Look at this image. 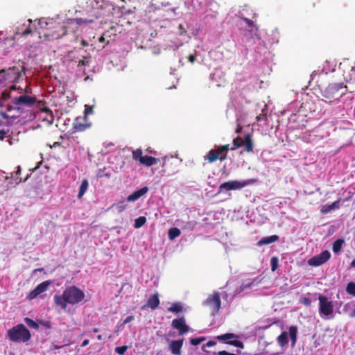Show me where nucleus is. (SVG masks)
I'll list each match as a JSON object with an SVG mask.
<instances>
[{"label": "nucleus", "mask_w": 355, "mask_h": 355, "mask_svg": "<svg viewBox=\"0 0 355 355\" xmlns=\"http://www.w3.org/2000/svg\"><path fill=\"white\" fill-rule=\"evenodd\" d=\"M346 291H347V293H349V295H352L355 296V283H354V282L348 283L347 288H346Z\"/></svg>", "instance_id": "c9c22d12"}, {"label": "nucleus", "mask_w": 355, "mask_h": 355, "mask_svg": "<svg viewBox=\"0 0 355 355\" xmlns=\"http://www.w3.org/2000/svg\"><path fill=\"white\" fill-rule=\"evenodd\" d=\"M133 319H134V317H133L132 315H130V316L127 317V318L124 320V321H123V324H127V323H128V322H131L132 320H133Z\"/></svg>", "instance_id": "49530a36"}, {"label": "nucleus", "mask_w": 355, "mask_h": 355, "mask_svg": "<svg viewBox=\"0 0 355 355\" xmlns=\"http://www.w3.org/2000/svg\"><path fill=\"white\" fill-rule=\"evenodd\" d=\"M12 109H17V107L13 105H8V106H7L8 111H10Z\"/></svg>", "instance_id": "13d9d810"}, {"label": "nucleus", "mask_w": 355, "mask_h": 355, "mask_svg": "<svg viewBox=\"0 0 355 355\" xmlns=\"http://www.w3.org/2000/svg\"><path fill=\"white\" fill-rule=\"evenodd\" d=\"M233 145L234 147L231 148L232 150H234L237 148L243 146L246 152H253L254 145L252 139V136L250 134L245 135L244 138H242L239 136L236 137L233 140Z\"/></svg>", "instance_id": "0eeeda50"}, {"label": "nucleus", "mask_w": 355, "mask_h": 355, "mask_svg": "<svg viewBox=\"0 0 355 355\" xmlns=\"http://www.w3.org/2000/svg\"><path fill=\"white\" fill-rule=\"evenodd\" d=\"M227 344L233 345L236 347L243 348V343L238 340H228L226 342Z\"/></svg>", "instance_id": "e433bc0d"}, {"label": "nucleus", "mask_w": 355, "mask_h": 355, "mask_svg": "<svg viewBox=\"0 0 355 355\" xmlns=\"http://www.w3.org/2000/svg\"><path fill=\"white\" fill-rule=\"evenodd\" d=\"M347 87L343 83H331L322 92V96L324 99L322 101L327 103H337L340 98L346 94Z\"/></svg>", "instance_id": "7ed1b4c3"}, {"label": "nucleus", "mask_w": 355, "mask_h": 355, "mask_svg": "<svg viewBox=\"0 0 355 355\" xmlns=\"http://www.w3.org/2000/svg\"><path fill=\"white\" fill-rule=\"evenodd\" d=\"M216 344V343L215 341L209 340V341H208L205 345H204L202 347V349L203 351H205V348L206 347H212V346L215 345Z\"/></svg>", "instance_id": "79ce46f5"}, {"label": "nucleus", "mask_w": 355, "mask_h": 355, "mask_svg": "<svg viewBox=\"0 0 355 355\" xmlns=\"http://www.w3.org/2000/svg\"><path fill=\"white\" fill-rule=\"evenodd\" d=\"M83 119H76L73 123V132H83L89 127V125L82 121Z\"/></svg>", "instance_id": "f3484780"}, {"label": "nucleus", "mask_w": 355, "mask_h": 355, "mask_svg": "<svg viewBox=\"0 0 355 355\" xmlns=\"http://www.w3.org/2000/svg\"><path fill=\"white\" fill-rule=\"evenodd\" d=\"M40 323L48 328L50 327V322H44V321H40Z\"/></svg>", "instance_id": "864d4df0"}, {"label": "nucleus", "mask_w": 355, "mask_h": 355, "mask_svg": "<svg viewBox=\"0 0 355 355\" xmlns=\"http://www.w3.org/2000/svg\"><path fill=\"white\" fill-rule=\"evenodd\" d=\"M236 337V335L232 333H227L223 335L218 336L216 339L220 341H225Z\"/></svg>", "instance_id": "2f4dec72"}, {"label": "nucleus", "mask_w": 355, "mask_h": 355, "mask_svg": "<svg viewBox=\"0 0 355 355\" xmlns=\"http://www.w3.org/2000/svg\"><path fill=\"white\" fill-rule=\"evenodd\" d=\"M127 349H128V347L125 345H123V346H121V347H116L115 348V352L119 355H123L125 353V352L127 351Z\"/></svg>", "instance_id": "ea45409f"}, {"label": "nucleus", "mask_w": 355, "mask_h": 355, "mask_svg": "<svg viewBox=\"0 0 355 355\" xmlns=\"http://www.w3.org/2000/svg\"><path fill=\"white\" fill-rule=\"evenodd\" d=\"M89 343V340L88 339H85L83 341L82 344H81V347H84L85 346H87Z\"/></svg>", "instance_id": "5fc2aeb1"}, {"label": "nucleus", "mask_w": 355, "mask_h": 355, "mask_svg": "<svg viewBox=\"0 0 355 355\" xmlns=\"http://www.w3.org/2000/svg\"><path fill=\"white\" fill-rule=\"evenodd\" d=\"M252 181V180H247L244 181L230 180L223 182L219 186V192H222L223 190L230 191L241 189L246 187Z\"/></svg>", "instance_id": "9d476101"}, {"label": "nucleus", "mask_w": 355, "mask_h": 355, "mask_svg": "<svg viewBox=\"0 0 355 355\" xmlns=\"http://www.w3.org/2000/svg\"><path fill=\"white\" fill-rule=\"evenodd\" d=\"M218 355H236L234 353H230L227 351L223 350L218 352Z\"/></svg>", "instance_id": "a18cd8bd"}, {"label": "nucleus", "mask_w": 355, "mask_h": 355, "mask_svg": "<svg viewBox=\"0 0 355 355\" xmlns=\"http://www.w3.org/2000/svg\"><path fill=\"white\" fill-rule=\"evenodd\" d=\"M331 257L328 250L322 252L320 254L314 256L308 260V264L312 266H319L327 262Z\"/></svg>", "instance_id": "f8f14e48"}, {"label": "nucleus", "mask_w": 355, "mask_h": 355, "mask_svg": "<svg viewBox=\"0 0 355 355\" xmlns=\"http://www.w3.org/2000/svg\"><path fill=\"white\" fill-rule=\"evenodd\" d=\"M242 130V126L239 125L237 128L236 129V133H240Z\"/></svg>", "instance_id": "052dcab7"}, {"label": "nucleus", "mask_w": 355, "mask_h": 355, "mask_svg": "<svg viewBox=\"0 0 355 355\" xmlns=\"http://www.w3.org/2000/svg\"><path fill=\"white\" fill-rule=\"evenodd\" d=\"M1 96L2 99H3L4 101H6L7 99H8L10 98V94L8 92H3L1 94Z\"/></svg>", "instance_id": "c03bdc74"}, {"label": "nucleus", "mask_w": 355, "mask_h": 355, "mask_svg": "<svg viewBox=\"0 0 355 355\" xmlns=\"http://www.w3.org/2000/svg\"><path fill=\"white\" fill-rule=\"evenodd\" d=\"M52 284V282L50 280L42 282L39 284L33 291H31L27 296V298L29 300H32L35 298L40 294L45 292L48 287Z\"/></svg>", "instance_id": "ddd939ff"}, {"label": "nucleus", "mask_w": 355, "mask_h": 355, "mask_svg": "<svg viewBox=\"0 0 355 355\" xmlns=\"http://www.w3.org/2000/svg\"><path fill=\"white\" fill-rule=\"evenodd\" d=\"M160 161L158 158H155L151 156L145 155L141 157V160H140V164L144 165L146 166H151L154 164H156L157 162Z\"/></svg>", "instance_id": "6ab92c4d"}, {"label": "nucleus", "mask_w": 355, "mask_h": 355, "mask_svg": "<svg viewBox=\"0 0 355 355\" xmlns=\"http://www.w3.org/2000/svg\"><path fill=\"white\" fill-rule=\"evenodd\" d=\"M85 295L79 288L72 286L67 288L62 295H55L53 297L54 303L62 309L65 310L67 304H77L83 302Z\"/></svg>", "instance_id": "f03ea898"}, {"label": "nucleus", "mask_w": 355, "mask_h": 355, "mask_svg": "<svg viewBox=\"0 0 355 355\" xmlns=\"http://www.w3.org/2000/svg\"><path fill=\"white\" fill-rule=\"evenodd\" d=\"M24 322L26 324V325L30 328H32V329H34L36 330H37L39 329L38 323L29 318H25Z\"/></svg>", "instance_id": "c85d7f7f"}, {"label": "nucleus", "mask_w": 355, "mask_h": 355, "mask_svg": "<svg viewBox=\"0 0 355 355\" xmlns=\"http://www.w3.org/2000/svg\"><path fill=\"white\" fill-rule=\"evenodd\" d=\"M278 258L276 257H272L271 259H270V266H271V270L272 271H275L277 268V265H278Z\"/></svg>", "instance_id": "58836bf2"}, {"label": "nucleus", "mask_w": 355, "mask_h": 355, "mask_svg": "<svg viewBox=\"0 0 355 355\" xmlns=\"http://www.w3.org/2000/svg\"><path fill=\"white\" fill-rule=\"evenodd\" d=\"M85 114H88L89 113H92V107H89L87 105H85Z\"/></svg>", "instance_id": "3c124183"}, {"label": "nucleus", "mask_w": 355, "mask_h": 355, "mask_svg": "<svg viewBox=\"0 0 355 355\" xmlns=\"http://www.w3.org/2000/svg\"><path fill=\"white\" fill-rule=\"evenodd\" d=\"M183 343V338L178 340H172L168 345V349L173 354L180 355Z\"/></svg>", "instance_id": "2eb2a0df"}, {"label": "nucleus", "mask_w": 355, "mask_h": 355, "mask_svg": "<svg viewBox=\"0 0 355 355\" xmlns=\"http://www.w3.org/2000/svg\"><path fill=\"white\" fill-rule=\"evenodd\" d=\"M340 200H336L331 205H324L322 206L320 212L322 214H326L330 212L331 210L338 209L340 207Z\"/></svg>", "instance_id": "aec40b11"}, {"label": "nucleus", "mask_w": 355, "mask_h": 355, "mask_svg": "<svg viewBox=\"0 0 355 355\" xmlns=\"http://www.w3.org/2000/svg\"><path fill=\"white\" fill-rule=\"evenodd\" d=\"M300 302L305 305L306 306H310L311 304V300L309 297H303L300 300Z\"/></svg>", "instance_id": "a19ab883"}, {"label": "nucleus", "mask_w": 355, "mask_h": 355, "mask_svg": "<svg viewBox=\"0 0 355 355\" xmlns=\"http://www.w3.org/2000/svg\"><path fill=\"white\" fill-rule=\"evenodd\" d=\"M21 168L20 166H17V171H16L15 177V181H17V183L25 182L28 180L29 176H30V175H27L26 177L24 179H22L21 178H19V175L21 174Z\"/></svg>", "instance_id": "473e14b6"}, {"label": "nucleus", "mask_w": 355, "mask_h": 355, "mask_svg": "<svg viewBox=\"0 0 355 355\" xmlns=\"http://www.w3.org/2000/svg\"><path fill=\"white\" fill-rule=\"evenodd\" d=\"M350 76H351V79L352 78V77H354V78H355V69L352 70V72Z\"/></svg>", "instance_id": "69168bd1"}, {"label": "nucleus", "mask_w": 355, "mask_h": 355, "mask_svg": "<svg viewBox=\"0 0 355 355\" xmlns=\"http://www.w3.org/2000/svg\"><path fill=\"white\" fill-rule=\"evenodd\" d=\"M106 33H104L98 40L99 42L103 43L105 41Z\"/></svg>", "instance_id": "6e6d98bb"}, {"label": "nucleus", "mask_w": 355, "mask_h": 355, "mask_svg": "<svg viewBox=\"0 0 355 355\" xmlns=\"http://www.w3.org/2000/svg\"><path fill=\"white\" fill-rule=\"evenodd\" d=\"M146 222V218L145 216H139L135 220L134 227L136 229H139Z\"/></svg>", "instance_id": "c756f323"}, {"label": "nucleus", "mask_w": 355, "mask_h": 355, "mask_svg": "<svg viewBox=\"0 0 355 355\" xmlns=\"http://www.w3.org/2000/svg\"><path fill=\"white\" fill-rule=\"evenodd\" d=\"M171 327L173 329L178 330L179 335H183L189 330V327L187 325L184 317L173 320Z\"/></svg>", "instance_id": "4468645a"}, {"label": "nucleus", "mask_w": 355, "mask_h": 355, "mask_svg": "<svg viewBox=\"0 0 355 355\" xmlns=\"http://www.w3.org/2000/svg\"><path fill=\"white\" fill-rule=\"evenodd\" d=\"M349 317H351V318L355 317V309L350 313Z\"/></svg>", "instance_id": "680f3d73"}, {"label": "nucleus", "mask_w": 355, "mask_h": 355, "mask_svg": "<svg viewBox=\"0 0 355 355\" xmlns=\"http://www.w3.org/2000/svg\"><path fill=\"white\" fill-rule=\"evenodd\" d=\"M24 66L18 64L9 67L7 69L0 70V76H2L6 81L10 83L18 82L21 75L24 73Z\"/></svg>", "instance_id": "39448f33"}, {"label": "nucleus", "mask_w": 355, "mask_h": 355, "mask_svg": "<svg viewBox=\"0 0 355 355\" xmlns=\"http://www.w3.org/2000/svg\"><path fill=\"white\" fill-rule=\"evenodd\" d=\"M279 237L277 235H272L268 237H263L257 242V245L261 246L263 245H268L270 243L276 242L279 240Z\"/></svg>", "instance_id": "4be33fe9"}, {"label": "nucleus", "mask_w": 355, "mask_h": 355, "mask_svg": "<svg viewBox=\"0 0 355 355\" xmlns=\"http://www.w3.org/2000/svg\"><path fill=\"white\" fill-rule=\"evenodd\" d=\"M8 131H6L4 130H0V140H3L4 135L8 133Z\"/></svg>", "instance_id": "09e8293b"}, {"label": "nucleus", "mask_w": 355, "mask_h": 355, "mask_svg": "<svg viewBox=\"0 0 355 355\" xmlns=\"http://www.w3.org/2000/svg\"><path fill=\"white\" fill-rule=\"evenodd\" d=\"M89 186V183L87 179L83 180L79 188V191L78 194V198H81L83 195L85 193L86 191L87 190Z\"/></svg>", "instance_id": "393cba45"}, {"label": "nucleus", "mask_w": 355, "mask_h": 355, "mask_svg": "<svg viewBox=\"0 0 355 355\" xmlns=\"http://www.w3.org/2000/svg\"><path fill=\"white\" fill-rule=\"evenodd\" d=\"M62 347H63V346H59V345H53V349H60V348H62Z\"/></svg>", "instance_id": "e2e57ef3"}, {"label": "nucleus", "mask_w": 355, "mask_h": 355, "mask_svg": "<svg viewBox=\"0 0 355 355\" xmlns=\"http://www.w3.org/2000/svg\"><path fill=\"white\" fill-rule=\"evenodd\" d=\"M350 266L352 267H355V259L351 262Z\"/></svg>", "instance_id": "338daca9"}, {"label": "nucleus", "mask_w": 355, "mask_h": 355, "mask_svg": "<svg viewBox=\"0 0 355 355\" xmlns=\"http://www.w3.org/2000/svg\"><path fill=\"white\" fill-rule=\"evenodd\" d=\"M142 150L140 148H137L132 151V159L135 161L141 160V157H143Z\"/></svg>", "instance_id": "72a5a7b5"}, {"label": "nucleus", "mask_w": 355, "mask_h": 355, "mask_svg": "<svg viewBox=\"0 0 355 355\" xmlns=\"http://www.w3.org/2000/svg\"><path fill=\"white\" fill-rule=\"evenodd\" d=\"M40 111L46 114V116L43 118V121H46L49 125L53 124L54 116L51 109L47 107H44V108H40Z\"/></svg>", "instance_id": "412c9836"}, {"label": "nucleus", "mask_w": 355, "mask_h": 355, "mask_svg": "<svg viewBox=\"0 0 355 355\" xmlns=\"http://www.w3.org/2000/svg\"><path fill=\"white\" fill-rule=\"evenodd\" d=\"M87 13L88 17L75 18L66 22L57 21L53 19L48 21L40 19L36 30L40 38L43 37L48 41L58 40L69 31L75 33L78 26H86L94 22L96 19L104 18L107 15V10L98 1H92L87 6Z\"/></svg>", "instance_id": "f257e3e1"}, {"label": "nucleus", "mask_w": 355, "mask_h": 355, "mask_svg": "<svg viewBox=\"0 0 355 355\" xmlns=\"http://www.w3.org/2000/svg\"><path fill=\"white\" fill-rule=\"evenodd\" d=\"M277 343L281 347L285 346L288 342V334L286 331L282 332V334L277 338Z\"/></svg>", "instance_id": "a878e982"}, {"label": "nucleus", "mask_w": 355, "mask_h": 355, "mask_svg": "<svg viewBox=\"0 0 355 355\" xmlns=\"http://www.w3.org/2000/svg\"><path fill=\"white\" fill-rule=\"evenodd\" d=\"M297 328L296 326L289 327V336L291 340V346L293 347L297 341Z\"/></svg>", "instance_id": "b1692460"}, {"label": "nucleus", "mask_w": 355, "mask_h": 355, "mask_svg": "<svg viewBox=\"0 0 355 355\" xmlns=\"http://www.w3.org/2000/svg\"><path fill=\"white\" fill-rule=\"evenodd\" d=\"M204 304L210 309L213 315L218 314L221 305L220 294L218 292H214L213 294L207 297L204 302Z\"/></svg>", "instance_id": "6e6552de"}, {"label": "nucleus", "mask_w": 355, "mask_h": 355, "mask_svg": "<svg viewBox=\"0 0 355 355\" xmlns=\"http://www.w3.org/2000/svg\"><path fill=\"white\" fill-rule=\"evenodd\" d=\"M205 340H206L205 337L191 338L190 340V343L192 345H198L200 344L202 342L205 341Z\"/></svg>", "instance_id": "4c0bfd02"}, {"label": "nucleus", "mask_w": 355, "mask_h": 355, "mask_svg": "<svg viewBox=\"0 0 355 355\" xmlns=\"http://www.w3.org/2000/svg\"><path fill=\"white\" fill-rule=\"evenodd\" d=\"M37 102V98L28 95H21L12 99V104L17 107V110H21V105L31 107Z\"/></svg>", "instance_id": "9b49d317"}, {"label": "nucleus", "mask_w": 355, "mask_h": 355, "mask_svg": "<svg viewBox=\"0 0 355 355\" xmlns=\"http://www.w3.org/2000/svg\"><path fill=\"white\" fill-rule=\"evenodd\" d=\"M178 28L180 31V35L186 33L187 31H186L185 28H184V26L182 24H179Z\"/></svg>", "instance_id": "de8ad7c7"}, {"label": "nucleus", "mask_w": 355, "mask_h": 355, "mask_svg": "<svg viewBox=\"0 0 355 355\" xmlns=\"http://www.w3.org/2000/svg\"><path fill=\"white\" fill-rule=\"evenodd\" d=\"M37 107L40 110V108H44L45 106L44 103L42 101H40L37 102Z\"/></svg>", "instance_id": "603ef678"}, {"label": "nucleus", "mask_w": 355, "mask_h": 355, "mask_svg": "<svg viewBox=\"0 0 355 355\" xmlns=\"http://www.w3.org/2000/svg\"><path fill=\"white\" fill-rule=\"evenodd\" d=\"M159 295L158 293H155L148 298L146 305H144L143 308L150 307L151 309L155 310L159 306Z\"/></svg>", "instance_id": "dca6fc26"}, {"label": "nucleus", "mask_w": 355, "mask_h": 355, "mask_svg": "<svg viewBox=\"0 0 355 355\" xmlns=\"http://www.w3.org/2000/svg\"><path fill=\"white\" fill-rule=\"evenodd\" d=\"M28 27L25 28V29H23L22 28H17V31L16 33L17 35L20 34V31H21V35L23 36H26L28 34H31V33H33V30L30 27V24L32 23V20L31 19H28Z\"/></svg>", "instance_id": "cd10ccee"}, {"label": "nucleus", "mask_w": 355, "mask_h": 355, "mask_svg": "<svg viewBox=\"0 0 355 355\" xmlns=\"http://www.w3.org/2000/svg\"><path fill=\"white\" fill-rule=\"evenodd\" d=\"M188 60L190 62L193 63L196 60V55H194V54L189 55Z\"/></svg>", "instance_id": "8fccbe9b"}, {"label": "nucleus", "mask_w": 355, "mask_h": 355, "mask_svg": "<svg viewBox=\"0 0 355 355\" xmlns=\"http://www.w3.org/2000/svg\"><path fill=\"white\" fill-rule=\"evenodd\" d=\"M167 311L178 314L184 311V306L181 302H176L173 303L170 307L167 308Z\"/></svg>", "instance_id": "5701e85b"}, {"label": "nucleus", "mask_w": 355, "mask_h": 355, "mask_svg": "<svg viewBox=\"0 0 355 355\" xmlns=\"http://www.w3.org/2000/svg\"><path fill=\"white\" fill-rule=\"evenodd\" d=\"M230 145L225 144L217 147L216 149L210 150L204 157L205 160L209 163L216 162V160L224 161L227 156Z\"/></svg>", "instance_id": "423d86ee"}, {"label": "nucleus", "mask_w": 355, "mask_h": 355, "mask_svg": "<svg viewBox=\"0 0 355 355\" xmlns=\"http://www.w3.org/2000/svg\"><path fill=\"white\" fill-rule=\"evenodd\" d=\"M343 243H344V241L343 239L336 240L333 244V247H332L333 252L334 253L339 252L341 250L342 245Z\"/></svg>", "instance_id": "7c9ffc66"}, {"label": "nucleus", "mask_w": 355, "mask_h": 355, "mask_svg": "<svg viewBox=\"0 0 355 355\" xmlns=\"http://www.w3.org/2000/svg\"><path fill=\"white\" fill-rule=\"evenodd\" d=\"M181 234L180 229L177 227H172L168 231V236L170 240H173Z\"/></svg>", "instance_id": "bb28decb"}, {"label": "nucleus", "mask_w": 355, "mask_h": 355, "mask_svg": "<svg viewBox=\"0 0 355 355\" xmlns=\"http://www.w3.org/2000/svg\"><path fill=\"white\" fill-rule=\"evenodd\" d=\"M148 191V188L147 187H144L137 191L133 192L131 195L128 196L127 198L128 201H136L139 198L145 195Z\"/></svg>", "instance_id": "a211bd4d"}, {"label": "nucleus", "mask_w": 355, "mask_h": 355, "mask_svg": "<svg viewBox=\"0 0 355 355\" xmlns=\"http://www.w3.org/2000/svg\"><path fill=\"white\" fill-rule=\"evenodd\" d=\"M177 9H178V8H173V9L171 10V11L173 12V14H174V15H175V16H177V15H178V13L176 12Z\"/></svg>", "instance_id": "0e129e2a"}, {"label": "nucleus", "mask_w": 355, "mask_h": 355, "mask_svg": "<svg viewBox=\"0 0 355 355\" xmlns=\"http://www.w3.org/2000/svg\"><path fill=\"white\" fill-rule=\"evenodd\" d=\"M97 339H98V340H101L103 339V336H102L101 335H98V336H97Z\"/></svg>", "instance_id": "774afa93"}, {"label": "nucleus", "mask_w": 355, "mask_h": 355, "mask_svg": "<svg viewBox=\"0 0 355 355\" xmlns=\"http://www.w3.org/2000/svg\"><path fill=\"white\" fill-rule=\"evenodd\" d=\"M8 336L12 342L26 343L31 339V334L23 324H19L8 330Z\"/></svg>", "instance_id": "20e7f679"}, {"label": "nucleus", "mask_w": 355, "mask_h": 355, "mask_svg": "<svg viewBox=\"0 0 355 355\" xmlns=\"http://www.w3.org/2000/svg\"><path fill=\"white\" fill-rule=\"evenodd\" d=\"M81 44L83 46H87L89 45L88 42L86 40H81Z\"/></svg>", "instance_id": "bf43d9fd"}, {"label": "nucleus", "mask_w": 355, "mask_h": 355, "mask_svg": "<svg viewBox=\"0 0 355 355\" xmlns=\"http://www.w3.org/2000/svg\"><path fill=\"white\" fill-rule=\"evenodd\" d=\"M1 115L5 119H7L9 118V116L6 112H1Z\"/></svg>", "instance_id": "4d7b16f0"}, {"label": "nucleus", "mask_w": 355, "mask_h": 355, "mask_svg": "<svg viewBox=\"0 0 355 355\" xmlns=\"http://www.w3.org/2000/svg\"><path fill=\"white\" fill-rule=\"evenodd\" d=\"M318 300L320 314L327 317L333 315L334 309L333 302L329 300L326 296L322 295H319Z\"/></svg>", "instance_id": "1a4fd4ad"}, {"label": "nucleus", "mask_w": 355, "mask_h": 355, "mask_svg": "<svg viewBox=\"0 0 355 355\" xmlns=\"http://www.w3.org/2000/svg\"><path fill=\"white\" fill-rule=\"evenodd\" d=\"M245 23L248 24L249 27H254V21L248 18H244L243 19Z\"/></svg>", "instance_id": "37998d69"}, {"label": "nucleus", "mask_w": 355, "mask_h": 355, "mask_svg": "<svg viewBox=\"0 0 355 355\" xmlns=\"http://www.w3.org/2000/svg\"><path fill=\"white\" fill-rule=\"evenodd\" d=\"M91 62V56H83V59H80L78 62V67H80L81 66H89Z\"/></svg>", "instance_id": "f704fd0d"}]
</instances>
